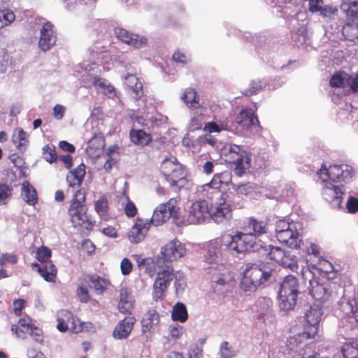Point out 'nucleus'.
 <instances>
[{"label":"nucleus","instance_id":"obj_1","mask_svg":"<svg viewBox=\"0 0 358 358\" xmlns=\"http://www.w3.org/2000/svg\"><path fill=\"white\" fill-rule=\"evenodd\" d=\"M267 232L266 224L262 221L250 219L243 227V231L235 235L224 234L219 238L210 241L206 246L204 262L209 268L217 269L223 266L227 259V252L232 255L243 254L251 250H258L259 248L268 250V256L280 264L286 252L278 247L268 245V249L259 243L257 239Z\"/></svg>","mask_w":358,"mask_h":358},{"label":"nucleus","instance_id":"obj_2","mask_svg":"<svg viewBox=\"0 0 358 358\" xmlns=\"http://www.w3.org/2000/svg\"><path fill=\"white\" fill-rule=\"evenodd\" d=\"M300 294L299 282L296 277L287 275L280 283L278 291V306L281 310L289 311L295 307Z\"/></svg>","mask_w":358,"mask_h":358},{"label":"nucleus","instance_id":"obj_3","mask_svg":"<svg viewBox=\"0 0 358 358\" xmlns=\"http://www.w3.org/2000/svg\"><path fill=\"white\" fill-rule=\"evenodd\" d=\"M222 155L225 160L233 164L234 173L241 176L251 166L250 155L242 146L236 144H227L222 150Z\"/></svg>","mask_w":358,"mask_h":358},{"label":"nucleus","instance_id":"obj_4","mask_svg":"<svg viewBox=\"0 0 358 358\" xmlns=\"http://www.w3.org/2000/svg\"><path fill=\"white\" fill-rule=\"evenodd\" d=\"M161 171L171 186L182 188L187 182L186 173L182 166L173 156L165 157L161 164Z\"/></svg>","mask_w":358,"mask_h":358},{"label":"nucleus","instance_id":"obj_5","mask_svg":"<svg viewBox=\"0 0 358 358\" xmlns=\"http://www.w3.org/2000/svg\"><path fill=\"white\" fill-rule=\"evenodd\" d=\"M271 277V271L257 265L247 266L243 271L240 288L243 292H254Z\"/></svg>","mask_w":358,"mask_h":358},{"label":"nucleus","instance_id":"obj_6","mask_svg":"<svg viewBox=\"0 0 358 358\" xmlns=\"http://www.w3.org/2000/svg\"><path fill=\"white\" fill-rule=\"evenodd\" d=\"M322 315L323 311L321 305L314 303L308 306L303 315V331L298 337L305 339L314 338L318 333L319 324Z\"/></svg>","mask_w":358,"mask_h":358},{"label":"nucleus","instance_id":"obj_7","mask_svg":"<svg viewBox=\"0 0 358 358\" xmlns=\"http://www.w3.org/2000/svg\"><path fill=\"white\" fill-rule=\"evenodd\" d=\"M275 236L279 242L292 248H300L302 242L296 224L283 220L276 222Z\"/></svg>","mask_w":358,"mask_h":358},{"label":"nucleus","instance_id":"obj_8","mask_svg":"<svg viewBox=\"0 0 358 358\" xmlns=\"http://www.w3.org/2000/svg\"><path fill=\"white\" fill-rule=\"evenodd\" d=\"M85 201V192L83 189L76 191L73 201L69 209L71 222L74 227L83 226L87 229L92 224L86 214L83 203Z\"/></svg>","mask_w":358,"mask_h":358},{"label":"nucleus","instance_id":"obj_9","mask_svg":"<svg viewBox=\"0 0 358 358\" xmlns=\"http://www.w3.org/2000/svg\"><path fill=\"white\" fill-rule=\"evenodd\" d=\"M301 275L304 283L308 284L309 293L315 301L324 303L330 299L331 293L328 285L320 283L308 268L302 269Z\"/></svg>","mask_w":358,"mask_h":358},{"label":"nucleus","instance_id":"obj_10","mask_svg":"<svg viewBox=\"0 0 358 358\" xmlns=\"http://www.w3.org/2000/svg\"><path fill=\"white\" fill-rule=\"evenodd\" d=\"M317 174L321 181L347 182L352 178V168L347 164H334L329 166V168L322 166L317 171Z\"/></svg>","mask_w":358,"mask_h":358},{"label":"nucleus","instance_id":"obj_11","mask_svg":"<svg viewBox=\"0 0 358 358\" xmlns=\"http://www.w3.org/2000/svg\"><path fill=\"white\" fill-rule=\"evenodd\" d=\"M345 192V189L343 185H338L331 180L322 181V196L333 208L341 206Z\"/></svg>","mask_w":358,"mask_h":358},{"label":"nucleus","instance_id":"obj_12","mask_svg":"<svg viewBox=\"0 0 358 358\" xmlns=\"http://www.w3.org/2000/svg\"><path fill=\"white\" fill-rule=\"evenodd\" d=\"M173 278V270L170 266H166L157 272L152 286V296L155 300H160L164 297L168 287Z\"/></svg>","mask_w":358,"mask_h":358},{"label":"nucleus","instance_id":"obj_13","mask_svg":"<svg viewBox=\"0 0 358 358\" xmlns=\"http://www.w3.org/2000/svg\"><path fill=\"white\" fill-rule=\"evenodd\" d=\"M210 216V208L208 202L199 199L193 202L187 208V222L190 224L203 222Z\"/></svg>","mask_w":358,"mask_h":358},{"label":"nucleus","instance_id":"obj_14","mask_svg":"<svg viewBox=\"0 0 358 358\" xmlns=\"http://www.w3.org/2000/svg\"><path fill=\"white\" fill-rule=\"evenodd\" d=\"M217 199L210 209V217L217 224L224 223L232 217V207L225 196H217Z\"/></svg>","mask_w":358,"mask_h":358},{"label":"nucleus","instance_id":"obj_15","mask_svg":"<svg viewBox=\"0 0 358 358\" xmlns=\"http://www.w3.org/2000/svg\"><path fill=\"white\" fill-rule=\"evenodd\" d=\"M178 201L176 199H170L166 203H161L155 209L152 218L148 220L150 224L160 226L164 224L171 215L178 211Z\"/></svg>","mask_w":358,"mask_h":358},{"label":"nucleus","instance_id":"obj_16","mask_svg":"<svg viewBox=\"0 0 358 358\" xmlns=\"http://www.w3.org/2000/svg\"><path fill=\"white\" fill-rule=\"evenodd\" d=\"M186 251L184 243L178 239H173L162 248L157 263L159 264L162 260L166 262L176 261L184 257Z\"/></svg>","mask_w":358,"mask_h":358},{"label":"nucleus","instance_id":"obj_17","mask_svg":"<svg viewBox=\"0 0 358 358\" xmlns=\"http://www.w3.org/2000/svg\"><path fill=\"white\" fill-rule=\"evenodd\" d=\"M255 311L257 318L266 325L273 324L275 320V315L272 309V301L270 298H259L255 304Z\"/></svg>","mask_w":358,"mask_h":358},{"label":"nucleus","instance_id":"obj_18","mask_svg":"<svg viewBox=\"0 0 358 358\" xmlns=\"http://www.w3.org/2000/svg\"><path fill=\"white\" fill-rule=\"evenodd\" d=\"M150 227L148 220L137 218L134 224L128 233V238L132 243H138L143 241Z\"/></svg>","mask_w":358,"mask_h":358},{"label":"nucleus","instance_id":"obj_19","mask_svg":"<svg viewBox=\"0 0 358 358\" xmlns=\"http://www.w3.org/2000/svg\"><path fill=\"white\" fill-rule=\"evenodd\" d=\"M115 34L118 39L136 48H142L147 44V38L144 36L133 34L122 28L117 27Z\"/></svg>","mask_w":358,"mask_h":358},{"label":"nucleus","instance_id":"obj_20","mask_svg":"<svg viewBox=\"0 0 358 358\" xmlns=\"http://www.w3.org/2000/svg\"><path fill=\"white\" fill-rule=\"evenodd\" d=\"M56 43V35L52 29V24L50 22L43 24L40 30L38 45L45 52L49 50Z\"/></svg>","mask_w":358,"mask_h":358},{"label":"nucleus","instance_id":"obj_21","mask_svg":"<svg viewBox=\"0 0 358 358\" xmlns=\"http://www.w3.org/2000/svg\"><path fill=\"white\" fill-rule=\"evenodd\" d=\"M338 306L343 316L352 318L358 323V297L344 296Z\"/></svg>","mask_w":358,"mask_h":358},{"label":"nucleus","instance_id":"obj_22","mask_svg":"<svg viewBox=\"0 0 358 358\" xmlns=\"http://www.w3.org/2000/svg\"><path fill=\"white\" fill-rule=\"evenodd\" d=\"M236 122L237 129L248 130L250 127L259 124V120L252 109H243L237 115Z\"/></svg>","mask_w":358,"mask_h":358},{"label":"nucleus","instance_id":"obj_23","mask_svg":"<svg viewBox=\"0 0 358 358\" xmlns=\"http://www.w3.org/2000/svg\"><path fill=\"white\" fill-rule=\"evenodd\" d=\"M135 322L136 319L131 316L126 317L120 320L113 330V337L119 340L127 338L133 329Z\"/></svg>","mask_w":358,"mask_h":358},{"label":"nucleus","instance_id":"obj_24","mask_svg":"<svg viewBox=\"0 0 358 358\" xmlns=\"http://www.w3.org/2000/svg\"><path fill=\"white\" fill-rule=\"evenodd\" d=\"M99 76L93 74L90 80L84 81V85L85 87L94 86L97 91L101 92L109 97L113 96L115 94L114 87L107 80L99 78Z\"/></svg>","mask_w":358,"mask_h":358},{"label":"nucleus","instance_id":"obj_25","mask_svg":"<svg viewBox=\"0 0 358 358\" xmlns=\"http://www.w3.org/2000/svg\"><path fill=\"white\" fill-rule=\"evenodd\" d=\"M180 99L185 102L186 106L192 110H199V112H196V115L199 116L203 115L206 111V108L202 107L199 102V98L197 97L196 92L192 88H188L184 90L181 94Z\"/></svg>","mask_w":358,"mask_h":358},{"label":"nucleus","instance_id":"obj_26","mask_svg":"<svg viewBox=\"0 0 358 358\" xmlns=\"http://www.w3.org/2000/svg\"><path fill=\"white\" fill-rule=\"evenodd\" d=\"M104 145L103 138L99 134L94 135L88 142L86 152L90 157L97 158L103 153Z\"/></svg>","mask_w":358,"mask_h":358},{"label":"nucleus","instance_id":"obj_27","mask_svg":"<svg viewBox=\"0 0 358 358\" xmlns=\"http://www.w3.org/2000/svg\"><path fill=\"white\" fill-rule=\"evenodd\" d=\"M341 10L347 17V20L358 24V0H343Z\"/></svg>","mask_w":358,"mask_h":358},{"label":"nucleus","instance_id":"obj_28","mask_svg":"<svg viewBox=\"0 0 358 358\" xmlns=\"http://www.w3.org/2000/svg\"><path fill=\"white\" fill-rule=\"evenodd\" d=\"M124 85L129 91L131 92L132 96L138 99L143 94L142 83L138 78L134 74L128 73L124 76Z\"/></svg>","mask_w":358,"mask_h":358},{"label":"nucleus","instance_id":"obj_29","mask_svg":"<svg viewBox=\"0 0 358 358\" xmlns=\"http://www.w3.org/2000/svg\"><path fill=\"white\" fill-rule=\"evenodd\" d=\"M134 299L128 288H122L120 291L119 310L122 313H130L134 307Z\"/></svg>","mask_w":358,"mask_h":358},{"label":"nucleus","instance_id":"obj_30","mask_svg":"<svg viewBox=\"0 0 358 358\" xmlns=\"http://www.w3.org/2000/svg\"><path fill=\"white\" fill-rule=\"evenodd\" d=\"M85 175V166L80 164L74 171H70L66 176V181L71 187H78L81 185Z\"/></svg>","mask_w":358,"mask_h":358},{"label":"nucleus","instance_id":"obj_31","mask_svg":"<svg viewBox=\"0 0 358 358\" xmlns=\"http://www.w3.org/2000/svg\"><path fill=\"white\" fill-rule=\"evenodd\" d=\"M221 185L220 178L218 173H217L214 175L213 179L209 183L205 184L202 186V191L206 192V196L210 199H213L214 196H225L219 191Z\"/></svg>","mask_w":358,"mask_h":358},{"label":"nucleus","instance_id":"obj_32","mask_svg":"<svg viewBox=\"0 0 358 358\" xmlns=\"http://www.w3.org/2000/svg\"><path fill=\"white\" fill-rule=\"evenodd\" d=\"M159 322V316L155 310H149L144 315L142 320V331L145 333L154 329Z\"/></svg>","mask_w":358,"mask_h":358},{"label":"nucleus","instance_id":"obj_33","mask_svg":"<svg viewBox=\"0 0 358 358\" xmlns=\"http://www.w3.org/2000/svg\"><path fill=\"white\" fill-rule=\"evenodd\" d=\"M33 267L37 268V271L45 281L54 282L57 275V268L51 262L47 263L43 266L39 264H33Z\"/></svg>","mask_w":358,"mask_h":358},{"label":"nucleus","instance_id":"obj_34","mask_svg":"<svg viewBox=\"0 0 358 358\" xmlns=\"http://www.w3.org/2000/svg\"><path fill=\"white\" fill-rule=\"evenodd\" d=\"M22 196L23 200L30 206H34L38 201L35 188L27 181L22 184Z\"/></svg>","mask_w":358,"mask_h":358},{"label":"nucleus","instance_id":"obj_35","mask_svg":"<svg viewBox=\"0 0 358 358\" xmlns=\"http://www.w3.org/2000/svg\"><path fill=\"white\" fill-rule=\"evenodd\" d=\"M12 142L19 150H23L29 142L28 135L22 129L17 128L13 131Z\"/></svg>","mask_w":358,"mask_h":358},{"label":"nucleus","instance_id":"obj_36","mask_svg":"<svg viewBox=\"0 0 358 358\" xmlns=\"http://www.w3.org/2000/svg\"><path fill=\"white\" fill-rule=\"evenodd\" d=\"M130 138L134 143L141 146H145L151 141L150 134L141 129L131 130L130 132Z\"/></svg>","mask_w":358,"mask_h":358},{"label":"nucleus","instance_id":"obj_37","mask_svg":"<svg viewBox=\"0 0 358 358\" xmlns=\"http://www.w3.org/2000/svg\"><path fill=\"white\" fill-rule=\"evenodd\" d=\"M171 318L173 321L185 322L188 318L185 306L182 303H176L172 309Z\"/></svg>","mask_w":358,"mask_h":358},{"label":"nucleus","instance_id":"obj_38","mask_svg":"<svg viewBox=\"0 0 358 358\" xmlns=\"http://www.w3.org/2000/svg\"><path fill=\"white\" fill-rule=\"evenodd\" d=\"M350 83V76L345 72H338L332 76L330 80V85L332 87H345Z\"/></svg>","mask_w":358,"mask_h":358},{"label":"nucleus","instance_id":"obj_39","mask_svg":"<svg viewBox=\"0 0 358 358\" xmlns=\"http://www.w3.org/2000/svg\"><path fill=\"white\" fill-rule=\"evenodd\" d=\"M88 278L91 283V285H90V287L94 289L96 294L102 293L109 285V282L106 280L98 275H90Z\"/></svg>","mask_w":358,"mask_h":358},{"label":"nucleus","instance_id":"obj_40","mask_svg":"<svg viewBox=\"0 0 358 358\" xmlns=\"http://www.w3.org/2000/svg\"><path fill=\"white\" fill-rule=\"evenodd\" d=\"M82 68L85 69L87 72L86 76H83V83L84 81L90 80V78L92 77V75H99L101 71V68L96 64L90 62H84L81 64Z\"/></svg>","mask_w":358,"mask_h":358},{"label":"nucleus","instance_id":"obj_41","mask_svg":"<svg viewBox=\"0 0 358 358\" xmlns=\"http://www.w3.org/2000/svg\"><path fill=\"white\" fill-rule=\"evenodd\" d=\"M341 350L344 358H358V343L357 341L345 343Z\"/></svg>","mask_w":358,"mask_h":358},{"label":"nucleus","instance_id":"obj_42","mask_svg":"<svg viewBox=\"0 0 358 358\" xmlns=\"http://www.w3.org/2000/svg\"><path fill=\"white\" fill-rule=\"evenodd\" d=\"M72 313L66 310H62L59 312L57 317V329L60 332H66L69 329L68 324L65 323V320H71Z\"/></svg>","mask_w":358,"mask_h":358},{"label":"nucleus","instance_id":"obj_43","mask_svg":"<svg viewBox=\"0 0 358 358\" xmlns=\"http://www.w3.org/2000/svg\"><path fill=\"white\" fill-rule=\"evenodd\" d=\"M342 33L343 36L350 41H354L358 38V24L348 20L343 27Z\"/></svg>","mask_w":358,"mask_h":358},{"label":"nucleus","instance_id":"obj_44","mask_svg":"<svg viewBox=\"0 0 358 358\" xmlns=\"http://www.w3.org/2000/svg\"><path fill=\"white\" fill-rule=\"evenodd\" d=\"M15 19L13 11L8 10H0V29L11 24Z\"/></svg>","mask_w":358,"mask_h":358},{"label":"nucleus","instance_id":"obj_45","mask_svg":"<svg viewBox=\"0 0 358 358\" xmlns=\"http://www.w3.org/2000/svg\"><path fill=\"white\" fill-rule=\"evenodd\" d=\"M280 264L284 267L291 269L292 271H294L298 268L296 256L289 252H286Z\"/></svg>","mask_w":358,"mask_h":358},{"label":"nucleus","instance_id":"obj_46","mask_svg":"<svg viewBox=\"0 0 358 358\" xmlns=\"http://www.w3.org/2000/svg\"><path fill=\"white\" fill-rule=\"evenodd\" d=\"M12 194V189L7 185L0 184V206L8 203Z\"/></svg>","mask_w":358,"mask_h":358},{"label":"nucleus","instance_id":"obj_47","mask_svg":"<svg viewBox=\"0 0 358 358\" xmlns=\"http://www.w3.org/2000/svg\"><path fill=\"white\" fill-rule=\"evenodd\" d=\"M174 278L176 279L174 283L176 293L177 295L182 294L186 286L184 276L182 273H177L176 274H174Z\"/></svg>","mask_w":358,"mask_h":358},{"label":"nucleus","instance_id":"obj_48","mask_svg":"<svg viewBox=\"0 0 358 358\" xmlns=\"http://www.w3.org/2000/svg\"><path fill=\"white\" fill-rule=\"evenodd\" d=\"M85 323L72 314V318L70 320L69 331L72 333L78 334L83 331Z\"/></svg>","mask_w":358,"mask_h":358},{"label":"nucleus","instance_id":"obj_49","mask_svg":"<svg viewBox=\"0 0 358 358\" xmlns=\"http://www.w3.org/2000/svg\"><path fill=\"white\" fill-rule=\"evenodd\" d=\"M234 192L238 195H247L253 190L252 185L250 182L241 185H232Z\"/></svg>","mask_w":358,"mask_h":358},{"label":"nucleus","instance_id":"obj_50","mask_svg":"<svg viewBox=\"0 0 358 358\" xmlns=\"http://www.w3.org/2000/svg\"><path fill=\"white\" fill-rule=\"evenodd\" d=\"M94 206L95 210L99 215L104 216L106 215L108 209V201L106 198H101L99 200L96 201Z\"/></svg>","mask_w":358,"mask_h":358},{"label":"nucleus","instance_id":"obj_51","mask_svg":"<svg viewBox=\"0 0 358 358\" xmlns=\"http://www.w3.org/2000/svg\"><path fill=\"white\" fill-rule=\"evenodd\" d=\"M320 13V15L323 17L327 18V19H331V18L334 17V16L337 15L338 9L335 6H330V5H326L322 8Z\"/></svg>","mask_w":358,"mask_h":358},{"label":"nucleus","instance_id":"obj_52","mask_svg":"<svg viewBox=\"0 0 358 358\" xmlns=\"http://www.w3.org/2000/svg\"><path fill=\"white\" fill-rule=\"evenodd\" d=\"M220 351L222 358H231L235 355V351L227 341H224L222 343Z\"/></svg>","mask_w":358,"mask_h":358},{"label":"nucleus","instance_id":"obj_53","mask_svg":"<svg viewBox=\"0 0 358 358\" xmlns=\"http://www.w3.org/2000/svg\"><path fill=\"white\" fill-rule=\"evenodd\" d=\"M43 157L48 162L52 163L57 159V155L54 148L47 145L43 148Z\"/></svg>","mask_w":358,"mask_h":358},{"label":"nucleus","instance_id":"obj_54","mask_svg":"<svg viewBox=\"0 0 358 358\" xmlns=\"http://www.w3.org/2000/svg\"><path fill=\"white\" fill-rule=\"evenodd\" d=\"M173 59L178 63L187 64L190 61V57L184 50H177L173 55Z\"/></svg>","mask_w":358,"mask_h":358},{"label":"nucleus","instance_id":"obj_55","mask_svg":"<svg viewBox=\"0 0 358 358\" xmlns=\"http://www.w3.org/2000/svg\"><path fill=\"white\" fill-rule=\"evenodd\" d=\"M9 55L4 48H0V73L6 71L8 64Z\"/></svg>","mask_w":358,"mask_h":358},{"label":"nucleus","instance_id":"obj_56","mask_svg":"<svg viewBox=\"0 0 358 358\" xmlns=\"http://www.w3.org/2000/svg\"><path fill=\"white\" fill-rule=\"evenodd\" d=\"M133 257L136 261L138 267H140L141 269L144 268L145 267V272H147L150 275H153L154 271L149 268V263L148 260L141 258L137 255H133Z\"/></svg>","mask_w":358,"mask_h":358},{"label":"nucleus","instance_id":"obj_57","mask_svg":"<svg viewBox=\"0 0 358 358\" xmlns=\"http://www.w3.org/2000/svg\"><path fill=\"white\" fill-rule=\"evenodd\" d=\"M51 255V251L47 247H41L37 250L36 257L40 262H45Z\"/></svg>","mask_w":358,"mask_h":358},{"label":"nucleus","instance_id":"obj_58","mask_svg":"<svg viewBox=\"0 0 358 358\" xmlns=\"http://www.w3.org/2000/svg\"><path fill=\"white\" fill-rule=\"evenodd\" d=\"M170 336L175 339L179 338L184 333V328L179 324H174L170 327Z\"/></svg>","mask_w":358,"mask_h":358},{"label":"nucleus","instance_id":"obj_59","mask_svg":"<svg viewBox=\"0 0 358 358\" xmlns=\"http://www.w3.org/2000/svg\"><path fill=\"white\" fill-rule=\"evenodd\" d=\"M76 293L81 302L87 303L89 301V291L86 287H84L83 286H78Z\"/></svg>","mask_w":358,"mask_h":358},{"label":"nucleus","instance_id":"obj_60","mask_svg":"<svg viewBox=\"0 0 358 358\" xmlns=\"http://www.w3.org/2000/svg\"><path fill=\"white\" fill-rule=\"evenodd\" d=\"M346 207L349 213H355L358 211V199L354 196H350Z\"/></svg>","mask_w":358,"mask_h":358},{"label":"nucleus","instance_id":"obj_61","mask_svg":"<svg viewBox=\"0 0 358 358\" xmlns=\"http://www.w3.org/2000/svg\"><path fill=\"white\" fill-rule=\"evenodd\" d=\"M120 268L122 273L127 275L132 271V264L127 258H124L121 262Z\"/></svg>","mask_w":358,"mask_h":358},{"label":"nucleus","instance_id":"obj_62","mask_svg":"<svg viewBox=\"0 0 358 358\" xmlns=\"http://www.w3.org/2000/svg\"><path fill=\"white\" fill-rule=\"evenodd\" d=\"M322 0H308V10L311 13L320 12L322 9Z\"/></svg>","mask_w":358,"mask_h":358},{"label":"nucleus","instance_id":"obj_63","mask_svg":"<svg viewBox=\"0 0 358 358\" xmlns=\"http://www.w3.org/2000/svg\"><path fill=\"white\" fill-rule=\"evenodd\" d=\"M124 213L127 217H134L137 213V208L134 203L131 201H128L124 206Z\"/></svg>","mask_w":358,"mask_h":358},{"label":"nucleus","instance_id":"obj_64","mask_svg":"<svg viewBox=\"0 0 358 358\" xmlns=\"http://www.w3.org/2000/svg\"><path fill=\"white\" fill-rule=\"evenodd\" d=\"M201 122L202 120L200 117L197 115L192 116L189 124V129L191 131H194L201 129L202 125Z\"/></svg>","mask_w":358,"mask_h":358}]
</instances>
